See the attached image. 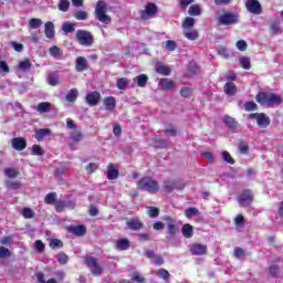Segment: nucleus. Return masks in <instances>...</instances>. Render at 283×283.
Here are the masks:
<instances>
[{"label": "nucleus", "instance_id": "f257e3e1", "mask_svg": "<svg viewBox=\"0 0 283 283\" xmlns=\"http://www.w3.org/2000/svg\"><path fill=\"white\" fill-rule=\"evenodd\" d=\"M255 101L259 105H266L273 107V105H282V96L276 93L259 92L255 95Z\"/></svg>", "mask_w": 283, "mask_h": 283}, {"label": "nucleus", "instance_id": "f03ea898", "mask_svg": "<svg viewBox=\"0 0 283 283\" xmlns=\"http://www.w3.org/2000/svg\"><path fill=\"white\" fill-rule=\"evenodd\" d=\"M137 189L139 191H148V193H158L160 191V185L151 177H144L137 181Z\"/></svg>", "mask_w": 283, "mask_h": 283}, {"label": "nucleus", "instance_id": "7ed1b4c3", "mask_svg": "<svg viewBox=\"0 0 283 283\" xmlns=\"http://www.w3.org/2000/svg\"><path fill=\"white\" fill-rule=\"evenodd\" d=\"M181 25L184 28V36H186V39H188L189 41L198 40V31L192 30L193 25H196V19H193L192 17H186Z\"/></svg>", "mask_w": 283, "mask_h": 283}, {"label": "nucleus", "instance_id": "20e7f679", "mask_svg": "<svg viewBox=\"0 0 283 283\" xmlns=\"http://www.w3.org/2000/svg\"><path fill=\"white\" fill-rule=\"evenodd\" d=\"M95 18L105 25H109V23H112V18L107 15V3H105V1H97L95 7Z\"/></svg>", "mask_w": 283, "mask_h": 283}, {"label": "nucleus", "instance_id": "39448f33", "mask_svg": "<svg viewBox=\"0 0 283 283\" xmlns=\"http://www.w3.org/2000/svg\"><path fill=\"white\" fill-rule=\"evenodd\" d=\"M84 264L91 271L92 275H94V277H101V275H103V266L98 264V259L95 256H85Z\"/></svg>", "mask_w": 283, "mask_h": 283}, {"label": "nucleus", "instance_id": "423d86ee", "mask_svg": "<svg viewBox=\"0 0 283 283\" xmlns=\"http://www.w3.org/2000/svg\"><path fill=\"white\" fill-rule=\"evenodd\" d=\"M75 39L77 43L84 45V48H92V45H94V34L87 30H77Z\"/></svg>", "mask_w": 283, "mask_h": 283}, {"label": "nucleus", "instance_id": "0eeeda50", "mask_svg": "<svg viewBox=\"0 0 283 283\" xmlns=\"http://www.w3.org/2000/svg\"><path fill=\"white\" fill-rule=\"evenodd\" d=\"M237 200L239 202V207H242V208L251 207L254 200L253 190L251 189L243 190L242 193H240L237 197Z\"/></svg>", "mask_w": 283, "mask_h": 283}, {"label": "nucleus", "instance_id": "6e6552de", "mask_svg": "<svg viewBox=\"0 0 283 283\" xmlns=\"http://www.w3.org/2000/svg\"><path fill=\"white\" fill-rule=\"evenodd\" d=\"M158 14V6L154 2H149L145 6L144 10L139 11V17L142 21H147L149 17H156Z\"/></svg>", "mask_w": 283, "mask_h": 283}, {"label": "nucleus", "instance_id": "1a4fd4ad", "mask_svg": "<svg viewBox=\"0 0 283 283\" xmlns=\"http://www.w3.org/2000/svg\"><path fill=\"white\" fill-rule=\"evenodd\" d=\"M249 118H255L259 127H261L262 129H265V127H269V125H271V118L264 113H251L249 115Z\"/></svg>", "mask_w": 283, "mask_h": 283}, {"label": "nucleus", "instance_id": "9d476101", "mask_svg": "<svg viewBox=\"0 0 283 283\" xmlns=\"http://www.w3.org/2000/svg\"><path fill=\"white\" fill-rule=\"evenodd\" d=\"M238 23V14L235 13H223L219 17V25H233Z\"/></svg>", "mask_w": 283, "mask_h": 283}, {"label": "nucleus", "instance_id": "9b49d317", "mask_svg": "<svg viewBox=\"0 0 283 283\" xmlns=\"http://www.w3.org/2000/svg\"><path fill=\"white\" fill-rule=\"evenodd\" d=\"M185 181H182V179H178L167 181L166 185L164 186V189L165 191H167V193H171V191H175V189L182 190L185 189Z\"/></svg>", "mask_w": 283, "mask_h": 283}, {"label": "nucleus", "instance_id": "f8f14e48", "mask_svg": "<svg viewBox=\"0 0 283 283\" xmlns=\"http://www.w3.org/2000/svg\"><path fill=\"white\" fill-rule=\"evenodd\" d=\"M66 231L72 233V235H76L77 238H83L87 233V228L84 224L77 226H69L66 227Z\"/></svg>", "mask_w": 283, "mask_h": 283}, {"label": "nucleus", "instance_id": "ddd939ff", "mask_svg": "<svg viewBox=\"0 0 283 283\" xmlns=\"http://www.w3.org/2000/svg\"><path fill=\"white\" fill-rule=\"evenodd\" d=\"M165 222H166V227L168 229V235L170 238H174V235H176L178 233V227L176 226V219H174L172 217L166 216L164 218Z\"/></svg>", "mask_w": 283, "mask_h": 283}, {"label": "nucleus", "instance_id": "4468645a", "mask_svg": "<svg viewBox=\"0 0 283 283\" xmlns=\"http://www.w3.org/2000/svg\"><path fill=\"white\" fill-rule=\"evenodd\" d=\"M189 251L191 255H207L208 248H207V244L193 243L189 245Z\"/></svg>", "mask_w": 283, "mask_h": 283}, {"label": "nucleus", "instance_id": "2eb2a0df", "mask_svg": "<svg viewBox=\"0 0 283 283\" xmlns=\"http://www.w3.org/2000/svg\"><path fill=\"white\" fill-rule=\"evenodd\" d=\"M85 102L87 105H90V107H96V105L101 103V93L97 91L87 93L85 96Z\"/></svg>", "mask_w": 283, "mask_h": 283}, {"label": "nucleus", "instance_id": "dca6fc26", "mask_svg": "<svg viewBox=\"0 0 283 283\" xmlns=\"http://www.w3.org/2000/svg\"><path fill=\"white\" fill-rule=\"evenodd\" d=\"M245 8L251 14H260L262 12V4L258 0H248L245 2Z\"/></svg>", "mask_w": 283, "mask_h": 283}, {"label": "nucleus", "instance_id": "f3484780", "mask_svg": "<svg viewBox=\"0 0 283 283\" xmlns=\"http://www.w3.org/2000/svg\"><path fill=\"white\" fill-rule=\"evenodd\" d=\"M11 146L15 151H23L28 147V140L23 137H14L11 140Z\"/></svg>", "mask_w": 283, "mask_h": 283}, {"label": "nucleus", "instance_id": "a211bd4d", "mask_svg": "<svg viewBox=\"0 0 283 283\" xmlns=\"http://www.w3.org/2000/svg\"><path fill=\"white\" fill-rule=\"evenodd\" d=\"M90 69V64L87 60L83 56H77L75 60V70L76 72H85V70Z\"/></svg>", "mask_w": 283, "mask_h": 283}, {"label": "nucleus", "instance_id": "6ab92c4d", "mask_svg": "<svg viewBox=\"0 0 283 283\" xmlns=\"http://www.w3.org/2000/svg\"><path fill=\"white\" fill-rule=\"evenodd\" d=\"M159 87L164 92H170V90H174V87H176V82H174L169 78H160Z\"/></svg>", "mask_w": 283, "mask_h": 283}, {"label": "nucleus", "instance_id": "aec40b11", "mask_svg": "<svg viewBox=\"0 0 283 283\" xmlns=\"http://www.w3.org/2000/svg\"><path fill=\"white\" fill-rule=\"evenodd\" d=\"M126 224L130 231H140V229L145 227L143 221L139 219H130L128 222H126Z\"/></svg>", "mask_w": 283, "mask_h": 283}, {"label": "nucleus", "instance_id": "412c9836", "mask_svg": "<svg viewBox=\"0 0 283 283\" xmlns=\"http://www.w3.org/2000/svg\"><path fill=\"white\" fill-rule=\"evenodd\" d=\"M223 92L227 94V96H235L238 86L233 82H228L223 86Z\"/></svg>", "mask_w": 283, "mask_h": 283}, {"label": "nucleus", "instance_id": "4be33fe9", "mask_svg": "<svg viewBox=\"0 0 283 283\" xmlns=\"http://www.w3.org/2000/svg\"><path fill=\"white\" fill-rule=\"evenodd\" d=\"M104 107L106 112H114V109H116V98L114 96L105 97Z\"/></svg>", "mask_w": 283, "mask_h": 283}, {"label": "nucleus", "instance_id": "5701e85b", "mask_svg": "<svg viewBox=\"0 0 283 283\" xmlns=\"http://www.w3.org/2000/svg\"><path fill=\"white\" fill-rule=\"evenodd\" d=\"M44 34L46 39H54L55 31H54V23L52 21H48L44 24Z\"/></svg>", "mask_w": 283, "mask_h": 283}, {"label": "nucleus", "instance_id": "b1692460", "mask_svg": "<svg viewBox=\"0 0 283 283\" xmlns=\"http://www.w3.org/2000/svg\"><path fill=\"white\" fill-rule=\"evenodd\" d=\"M106 175L108 180H116V178H118V169L114 166V164H109L107 166Z\"/></svg>", "mask_w": 283, "mask_h": 283}, {"label": "nucleus", "instance_id": "393cba45", "mask_svg": "<svg viewBox=\"0 0 283 283\" xmlns=\"http://www.w3.org/2000/svg\"><path fill=\"white\" fill-rule=\"evenodd\" d=\"M45 136H52V130L50 128H40L35 132L34 138L40 143L45 138Z\"/></svg>", "mask_w": 283, "mask_h": 283}, {"label": "nucleus", "instance_id": "a878e982", "mask_svg": "<svg viewBox=\"0 0 283 283\" xmlns=\"http://www.w3.org/2000/svg\"><path fill=\"white\" fill-rule=\"evenodd\" d=\"M53 105L50 102H41L38 104L36 112L40 114H48L52 109Z\"/></svg>", "mask_w": 283, "mask_h": 283}, {"label": "nucleus", "instance_id": "bb28decb", "mask_svg": "<svg viewBox=\"0 0 283 283\" xmlns=\"http://www.w3.org/2000/svg\"><path fill=\"white\" fill-rule=\"evenodd\" d=\"M223 123L227 127H229V129H238V122L235 120V118L226 115L223 117Z\"/></svg>", "mask_w": 283, "mask_h": 283}, {"label": "nucleus", "instance_id": "cd10ccee", "mask_svg": "<svg viewBox=\"0 0 283 283\" xmlns=\"http://www.w3.org/2000/svg\"><path fill=\"white\" fill-rule=\"evenodd\" d=\"M181 233L184 238H193V227L189 223L184 224L181 228Z\"/></svg>", "mask_w": 283, "mask_h": 283}, {"label": "nucleus", "instance_id": "c85d7f7f", "mask_svg": "<svg viewBox=\"0 0 283 283\" xmlns=\"http://www.w3.org/2000/svg\"><path fill=\"white\" fill-rule=\"evenodd\" d=\"M188 14L190 17H200L202 14V7L200 4H192L188 9Z\"/></svg>", "mask_w": 283, "mask_h": 283}, {"label": "nucleus", "instance_id": "c756f323", "mask_svg": "<svg viewBox=\"0 0 283 283\" xmlns=\"http://www.w3.org/2000/svg\"><path fill=\"white\" fill-rule=\"evenodd\" d=\"M147 81H149V76H147V74H140L134 78V82L137 83V87H145L147 85Z\"/></svg>", "mask_w": 283, "mask_h": 283}, {"label": "nucleus", "instance_id": "7c9ffc66", "mask_svg": "<svg viewBox=\"0 0 283 283\" xmlns=\"http://www.w3.org/2000/svg\"><path fill=\"white\" fill-rule=\"evenodd\" d=\"M67 103H76L78 98V90L72 88L65 96Z\"/></svg>", "mask_w": 283, "mask_h": 283}, {"label": "nucleus", "instance_id": "2f4dec72", "mask_svg": "<svg viewBox=\"0 0 283 283\" xmlns=\"http://www.w3.org/2000/svg\"><path fill=\"white\" fill-rule=\"evenodd\" d=\"M116 249L118 251H127V249H129V240L125 238L117 240Z\"/></svg>", "mask_w": 283, "mask_h": 283}, {"label": "nucleus", "instance_id": "473e14b6", "mask_svg": "<svg viewBox=\"0 0 283 283\" xmlns=\"http://www.w3.org/2000/svg\"><path fill=\"white\" fill-rule=\"evenodd\" d=\"M157 275L160 280H164V282H169L171 279V274H169V271L165 270V268L158 269Z\"/></svg>", "mask_w": 283, "mask_h": 283}, {"label": "nucleus", "instance_id": "72a5a7b5", "mask_svg": "<svg viewBox=\"0 0 283 283\" xmlns=\"http://www.w3.org/2000/svg\"><path fill=\"white\" fill-rule=\"evenodd\" d=\"M146 210L149 218H158L160 216V208L148 206L146 207Z\"/></svg>", "mask_w": 283, "mask_h": 283}, {"label": "nucleus", "instance_id": "f704fd0d", "mask_svg": "<svg viewBox=\"0 0 283 283\" xmlns=\"http://www.w3.org/2000/svg\"><path fill=\"white\" fill-rule=\"evenodd\" d=\"M157 74H161V76H169L171 74V69L167 65L160 64L156 67Z\"/></svg>", "mask_w": 283, "mask_h": 283}, {"label": "nucleus", "instance_id": "c9c22d12", "mask_svg": "<svg viewBox=\"0 0 283 283\" xmlns=\"http://www.w3.org/2000/svg\"><path fill=\"white\" fill-rule=\"evenodd\" d=\"M153 143H154L155 149H167L168 147L166 139L155 138Z\"/></svg>", "mask_w": 283, "mask_h": 283}, {"label": "nucleus", "instance_id": "e433bc0d", "mask_svg": "<svg viewBox=\"0 0 283 283\" xmlns=\"http://www.w3.org/2000/svg\"><path fill=\"white\" fill-rule=\"evenodd\" d=\"M179 94L182 98H191V94H193V88L189 86H182L179 91Z\"/></svg>", "mask_w": 283, "mask_h": 283}, {"label": "nucleus", "instance_id": "4c0bfd02", "mask_svg": "<svg viewBox=\"0 0 283 283\" xmlns=\"http://www.w3.org/2000/svg\"><path fill=\"white\" fill-rule=\"evenodd\" d=\"M46 83L51 87H56V85H59V83H61V80H60V77L57 75H49L46 77Z\"/></svg>", "mask_w": 283, "mask_h": 283}, {"label": "nucleus", "instance_id": "58836bf2", "mask_svg": "<svg viewBox=\"0 0 283 283\" xmlns=\"http://www.w3.org/2000/svg\"><path fill=\"white\" fill-rule=\"evenodd\" d=\"M270 30H271V34L273 36H275V34H280V19H274V21L272 22L271 27H270Z\"/></svg>", "mask_w": 283, "mask_h": 283}, {"label": "nucleus", "instance_id": "ea45409f", "mask_svg": "<svg viewBox=\"0 0 283 283\" xmlns=\"http://www.w3.org/2000/svg\"><path fill=\"white\" fill-rule=\"evenodd\" d=\"M238 149L239 151L243 155V156H248L249 155V143L241 140L238 145Z\"/></svg>", "mask_w": 283, "mask_h": 283}, {"label": "nucleus", "instance_id": "a19ab883", "mask_svg": "<svg viewBox=\"0 0 283 283\" xmlns=\"http://www.w3.org/2000/svg\"><path fill=\"white\" fill-rule=\"evenodd\" d=\"M21 172L17 168H6L4 169V176H7V178H17V176H19Z\"/></svg>", "mask_w": 283, "mask_h": 283}, {"label": "nucleus", "instance_id": "79ce46f5", "mask_svg": "<svg viewBox=\"0 0 283 283\" xmlns=\"http://www.w3.org/2000/svg\"><path fill=\"white\" fill-rule=\"evenodd\" d=\"M239 63L243 70H251V59L247 56H241Z\"/></svg>", "mask_w": 283, "mask_h": 283}, {"label": "nucleus", "instance_id": "37998d69", "mask_svg": "<svg viewBox=\"0 0 283 283\" xmlns=\"http://www.w3.org/2000/svg\"><path fill=\"white\" fill-rule=\"evenodd\" d=\"M245 112H255L258 109V104L253 101H248L243 104Z\"/></svg>", "mask_w": 283, "mask_h": 283}, {"label": "nucleus", "instance_id": "c03bdc74", "mask_svg": "<svg viewBox=\"0 0 283 283\" xmlns=\"http://www.w3.org/2000/svg\"><path fill=\"white\" fill-rule=\"evenodd\" d=\"M56 201V192H50L44 197L45 205H55Z\"/></svg>", "mask_w": 283, "mask_h": 283}, {"label": "nucleus", "instance_id": "a18cd8bd", "mask_svg": "<svg viewBox=\"0 0 283 283\" xmlns=\"http://www.w3.org/2000/svg\"><path fill=\"white\" fill-rule=\"evenodd\" d=\"M128 85H129V80L127 77H122L117 80L116 86L119 90H127Z\"/></svg>", "mask_w": 283, "mask_h": 283}, {"label": "nucleus", "instance_id": "49530a36", "mask_svg": "<svg viewBox=\"0 0 283 283\" xmlns=\"http://www.w3.org/2000/svg\"><path fill=\"white\" fill-rule=\"evenodd\" d=\"M22 217L25 220H32V218H34V210H32L31 208H23L22 209Z\"/></svg>", "mask_w": 283, "mask_h": 283}, {"label": "nucleus", "instance_id": "de8ad7c7", "mask_svg": "<svg viewBox=\"0 0 283 283\" xmlns=\"http://www.w3.org/2000/svg\"><path fill=\"white\" fill-rule=\"evenodd\" d=\"M57 8L60 12H67L70 10V1L69 0H60Z\"/></svg>", "mask_w": 283, "mask_h": 283}, {"label": "nucleus", "instance_id": "09e8293b", "mask_svg": "<svg viewBox=\"0 0 283 283\" xmlns=\"http://www.w3.org/2000/svg\"><path fill=\"white\" fill-rule=\"evenodd\" d=\"M42 24H43V21H41V19H38V18H32L29 21V25L30 28H32V30H38V28Z\"/></svg>", "mask_w": 283, "mask_h": 283}, {"label": "nucleus", "instance_id": "8fccbe9b", "mask_svg": "<svg viewBox=\"0 0 283 283\" xmlns=\"http://www.w3.org/2000/svg\"><path fill=\"white\" fill-rule=\"evenodd\" d=\"M49 54H51L53 59H59L61 56V49L56 45H53L49 49Z\"/></svg>", "mask_w": 283, "mask_h": 283}, {"label": "nucleus", "instance_id": "3c124183", "mask_svg": "<svg viewBox=\"0 0 283 283\" xmlns=\"http://www.w3.org/2000/svg\"><path fill=\"white\" fill-rule=\"evenodd\" d=\"M74 18L77 21H87V12L83 10H78L77 12L74 13Z\"/></svg>", "mask_w": 283, "mask_h": 283}, {"label": "nucleus", "instance_id": "603ef678", "mask_svg": "<svg viewBox=\"0 0 283 283\" xmlns=\"http://www.w3.org/2000/svg\"><path fill=\"white\" fill-rule=\"evenodd\" d=\"M54 207H55L56 213H63V211H65V201L57 200L55 201Z\"/></svg>", "mask_w": 283, "mask_h": 283}, {"label": "nucleus", "instance_id": "864d4df0", "mask_svg": "<svg viewBox=\"0 0 283 283\" xmlns=\"http://www.w3.org/2000/svg\"><path fill=\"white\" fill-rule=\"evenodd\" d=\"M50 249H63V241L59 239H53L49 244Z\"/></svg>", "mask_w": 283, "mask_h": 283}, {"label": "nucleus", "instance_id": "5fc2aeb1", "mask_svg": "<svg viewBox=\"0 0 283 283\" xmlns=\"http://www.w3.org/2000/svg\"><path fill=\"white\" fill-rule=\"evenodd\" d=\"M62 30H63V32H65V34H70L72 32H74V30H76V28H75L74 23H64L62 25Z\"/></svg>", "mask_w": 283, "mask_h": 283}, {"label": "nucleus", "instance_id": "6e6d98bb", "mask_svg": "<svg viewBox=\"0 0 283 283\" xmlns=\"http://www.w3.org/2000/svg\"><path fill=\"white\" fill-rule=\"evenodd\" d=\"M0 244L4 247H10V244H14V239H12V237L10 235L2 237L0 239Z\"/></svg>", "mask_w": 283, "mask_h": 283}, {"label": "nucleus", "instance_id": "4d7b16f0", "mask_svg": "<svg viewBox=\"0 0 283 283\" xmlns=\"http://www.w3.org/2000/svg\"><path fill=\"white\" fill-rule=\"evenodd\" d=\"M199 213L198 208H188L185 210L186 218H193V216H198Z\"/></svg>", "mask_w": 283, "mask_h": 283}, {"label": "nucleus", "instance_id": "13d9d810", "mask_svg": "<svg viewBox=\"0 0 283 283\" xmlns=\"http://www.w3.org/2000/svg\"><path fill=\"white\" fill-rule=\"evenodd\" d=\"M12 255V252L3 245H0V260H3V258H10Z\"/></svg>", "mask_w": 283, "mask_h": 283}, {"label": "nucleus", "instance_id": "bf43d9fd", "mask_svg": "<svg viewBox=\"0 0 283 283\" xmlns=\"http://www.w3.org/2000/svg\"><path fill=\"white\" fill-rule=\"evenodd\" d=\"M222 158L229 165H235V159H233V157H231V154H229V151H223Z\"/></svg>", "mask_w": 283, "mask_h": 283}, {"label": "nucleus", "instance_id": "052dcab7", "mask_svg": "<svg viewBox=\"0 0 283 283\" xmlns=\"http://www.w3.org/2000/svg\"><path fill=\"white\" fill-rule=\"evenodd\" d=\"M31 69H32V62H30L28 59L19 63V70H31Z\"/></svg>", "mask_w": 283, "mask_h": 283}, {"label": "nucleus", "instance_id": "680f3d73", "mask_svg": "<svg viewBox=\"0 0 283 283\" xmlns=\"http://www.w3.org/2000/svg\"><path fill=\"white\" fill-rule=\"evenodd\" d=\"M234 224L237 227H244V224H247V221L244 220V216L242 214H238L234 219Z\"/></svg>", "mask_w": 283, "mask_h": 283}, {"label": "nucleus", "instance_id": "e2e57ef3", "mask_svg": "<svg viewBox=\"0 0 283 283\" xmlns=\"http://www.w3.org/2000/svg\"><path fill=\"white\" fill-rule=\"evenodd\" d=\"M176 48H178V44L176 43V41H174V40H168V41H166V49H167L169 52L176 51Z\"/></svg>", "mask_w": 283, "mask_h": 283}, {"label": "nucleus", "instance_id": "0e129e2a", "mask_svg": "<svg viewBox=\"0 0 283 283\" xmlns=\"http://www.w3.org/2000/svg\"><path fill=\"white\" fill-rule=\"evenodd\" d=\"M34 247L38 253H43V251H45V244L41 240H36Z\"/></svg>", "mask_w": 283, "mask_h": 283}, {"label": "nucleus", "instance_id": "69168bd1", "mask_svg": "<svg viewBox=\"0 0 283 283\" xmlns=\"http://www.w3.org/2000/svg\"><path fill=\"white\" fill-rule=\"evenodd\" d=\"M269 273H270L271 277H275L276 275L280 274V266L279 265L269 266Z\"/></svg>", "mask_w": 283, "mask_h": 283}, {"label": "nucleus", "instance_id": "338daca9", "mask_svg": "<svg viewBox=\"0 0 283 283\" xmlns=\"http://www.w3.org/2000/svg\"><path fill=\"white\" fill-rule=\"evenodd\" d=\"M96 169H98V164L96 163H90L87 166H86V171L87 174L92 175L96 171Z\"/></svg>", "mask_w": 283, "mask_h": 283}, {"label": "nucleus", "instance_id": "774afa93", "mask_svg": "<svg viewBox=\"0 0 283 283\" xmlns=\"http://www.w3.org/2000/svg\"><path fill=\"white\" fill-rule=\"evenodd\" d=\"M132 280L133 282L145 283V276L140 275L139 272L133 273Z\"/></svg>", "mask_w": 283, "mask_h": 283}]
</instances>
